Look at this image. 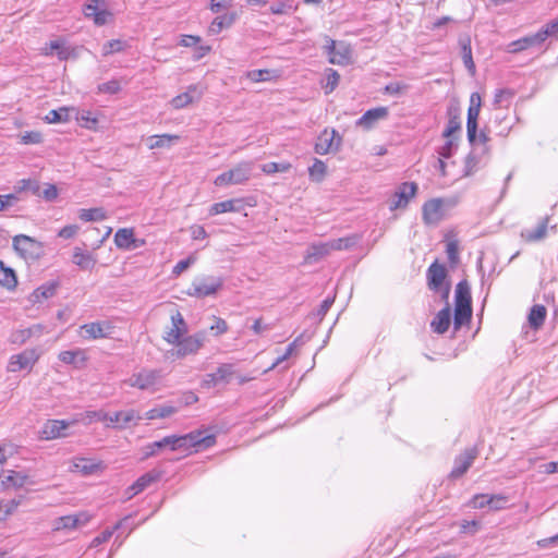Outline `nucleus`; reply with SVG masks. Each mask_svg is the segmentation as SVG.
Masks as SVG:
<instances>
[{"instance_id": "1", "label": "nucleus", "mask_w": 558, "mask_h": 558, "mask_svg": "<svg viewBox=\"0 0 558 558\" xmlns=\"http://www.w3.org/2000/svg\"><path fill=\"white\" fill-rule=\"evenodd\" d=\"M215 444L213 435L204 436L203 432H192L186 435L166 436L158 441H154L145 447L144 459L153 457L158 450L169 447L172 451L178 449H187L191 447L208 448Z\"/></svg>"}, {"instance_id": "2", "label": "nucleus", "mask_w": 558, "mask_h": 558, "mask_svg": "<svg viewBox=\"0 0 558 558\" xmlns=\"http://www.w3.org/2000/svg\"><path fill=\"white\" fill-rule=\"evenodd\" d=\"M454 303L453 326L458 330L468 324L472 317L471 289L466 280L458 282L454 291Z\"/></svg>"}, {"instance_id": "3", "label": "nucleus", "mask_w": 558, "mask_h": 558, "mask_svg": "<svg viewBox=\"0 0 558 558\" xmlns=\"http://www.w3.org/2000/svg\"><path fill=\"white\" fill-rule=\"evenodd\" d=\"M12 247L14 252L25 260L34 262L44 255V244L26 234L13 236Z\"/></svg>"}, {"instance_id": "4", "label": "nucleus", "mask_w": 558, "mask_h": 558, "mask_svg": "<svg viewBox=\"0 0 558 558\" xmlns=\"http://www.w3.org/2000/svg\"><path fill=\"white\" fill-rule=\"evenodd\" d=\"M254 169L253 161H242L238 163L235 167L219 174L215 179V184L217 186L230 185V184H242L250 180L252 172Z\"/></svg>"}, {"instance_id": "5", "label": "nucleus", "mask_w": 558, "mask_h": 558, "mask_svg": "<svg viewBox=\"0 0 558 558\" xmlns=\"http://www.w3.org/2000/svg\"><path fill=\"white\" fill-rule=\"evenodd\" d=\"M162 378L161 371L143 368L133 374L125 383L130 387L141 390H154Z\"/></svg>"}, {"instance_id": "6", "label": "nucleus", "mask_w": 558, "mask_h": 558, "mask_svg": "<svg viewBox=\"0 0 558 558\" xmlns=\"http://www.w3.org/2000/svg\"><path fill=\"white\" fill-rule=\"evenodd\" d=\"M223 281L220 277H204L195 279L187 294L196 298L214 295L221 289Z\"/></svg>"}, {"instance_id": "7", "label": "nucleus", "mask_w": 558, "mask_h": 558, "mask_svg": "<svg viewBox=\"0 0 558 558\" xmlns=\"http://www.w3.org/2000/svg\"><path fill=\"white\" fill-rule=\"evenodd\" d=\"M324 49L330 63L345 65L350 62L351 48L344 41H336L328 38Z\"/></svg>"}, {"instance_id": "8", "label": "nucleus", "mask_w": 558, "mask_h": 558, "mask_svg": "<svg viewBox=\"0 0 558 558\" xmlns=\"http://www.w3.org/2000/svg\"><path fill=\"white\" fill-rule=\"evenodd\" d=\"M341 142L342 137L335 129H325L316 140L315 153L318 155L335 153L339 149Z\"/></svg>"}, {"instance_id": "9", "label": "nucleus", "mask_w": 558, "mask_h": 558, "mask_svg": "<svg viewBox=\"0 0 558 558\" xmlns=\"http://www.w3.org/2000/svg\"><path fill=\"white\" fill-rule=\"evenodd\" d=\"M39 354L35 349H27L19 354H14L10 357L8 364V371L11 373L21 372L24 369H32L35 363L38 361Z\"/></svg>"}, {"instance_id": "10", "label": "nucleus", "mask_w": 558, "mask_h": 558, "mask_svg": "<svg viewBox=\"0 0 558 558\" xmlns=\"http://www.w3.org/2000/svg\"><path fill=\"white\" fill-rule=\"evenodd\" d=\"M142 418L143 417L140 415V412L134 409L118 411L113 414H109L107 426L124 429L137 425Z\"/></svg>"}, {"instance_id": "11", "label": "nucleus", "mask_w": 558, "mask_h": 558, "mask_svg": "<svg viewBox=\"0 0 558 558\" xmlns=\"http://www.w3.org/2000/svg\"><path fill=\"white\" fill-rule=\"evenodd\" d=\"M114 327L109 322H93L81 326L83 339H102L112 335Z\"/></svg>"}, {"instance_id": "12", "label": "nucleus", "mask_w": 558, "mask_h": 558, "mask_svg": "<svg viewBox=\"0 0 558 558\" xmlns=\"http://www.w3.org/2000/svg\"><path fill=\"white\" fill-rule=\"evenodd\" d=\"M70 423L64 420H48L39 430V437L45 440L66 437Z\"/></svg>"}, {"instance_id": "13", "label": "nucleus", "mask_w": 558, "mask_h": 558, "mask_svg": "<svg viewBox=\"0 0 558 558\" xmlns=\"http://www.w3.org/2000/svg\"><path fill=\"white\" fill-rule=\"evenodd\" d=\"M204 95V87L201 84H192L186 90L171 99L174 109H183L193 102L201 100Z\"/></svg>"}, {"instance_id": "14", "label": "nucleus", "mask_w": 558, "mask_h": 558, "mask_svg": "<svg viewBox=\"0 0 558 558\" xmlns=\"http://www.w3.org/2000/svg\"><path fill=\"white\" fill-rule=\"evenodd\" d=\"M478 451L476 448H468L454 459L453 469L450 472V477L456 480L464 475L474 460L477 458Z\"/></svg>"}, {"instance_id": "15", "label": "nucleus", "mask_w": 558, "mask_h": 558, "mask_svg": "<svg viewBox=\"0 0 558 558\" xmlns=\"http://www.w3.org/2000/svg\"><path fill=\"white\" fill-rule=\"evenodd\" d=\"M234 374L233 364H221L215 373L206 374L203 378L202 386L211 388L219 384H228Z\"/></svg>"}, {"instance_id": "16", "label": "nucleus", "mask_w": 558, "mask_h": 558, "mask_svg": "<svg viewBox=\"0 0 558 558\" xmlns=\"http://www.w3.org/2000/svg\"><path fill=\"white\" fill-rule=\"evenodd\" d=\"M187 332V324L182 314L175 312L171 315V327L165 332L163 339L170 344H178Z\"/></svg>"}, {"instance_id": "17", "label": "nucleus", "mask_w": 558, "mask_h": 558, "mask_svg": "<svg viewBox=\"0 0 558 558\" xmlns=\"http://www.w3.org/2000/svg\"><path fill=\"white\" fill-rule=\"evenodd\" d=\"M206 340V332L199 331L192 336H187L180 340V342L177 344V355L179 357H183L189 354L196 353L204 344Z\"/></svg>"}, {"instance_id": "18", "label": "nucleus", "mask_w": 558, "mask_h": 558, "mask_svg": "<svg viewBox=\"0 0 558 558\" xmlns=\"http://www.w3.org/2000/svg\"><path fill=\"white\" fill-rule=\"evenodd\" d=\"M417 191V185L414 182H404L402 183L398 191L393 194L392 199L390 202L389 208L390 210H396L398 208L405 207L409 201L415 195Z\"/></svg>"}, {"instance_id": "19", "label": "nucleus", "mask_w": 558, "mask_h": 558, "mask_svg": "<svg viewBox=\"0 0 558 558\" xmlns=\"http://www.w3.org/2000/svg\"><path fill=\"white\" fill-rule=\"evenodd\" d=\"M389 110L387 107H377L367 110L360 119L356 120L355 125L365 131L372 130L380 120L388 118Z\"/></svg>"}, {"instance_id": "20", "label": "nucleus", "mask_w": 558, "mask_h": 558, "mask_svg": "<svg viewBox=\"0 0 558 558\" xmlns=\"http://www.w3.org/2000/svg\"><path fill=\"white\" fill-rule=\"evenodd\" d=\"M423 220L426 225H437L446 216L441 203L437 198L427 201L422 208Z\"/></svg>"}, {"instance_id": "21", "label": "nucleus", "mask_w": 558, "mask_h": 558, "mask_svg": "<svg viewBox=\"0 0 558 558\" xmlns=\"http://www.w3.org/2000/svg\"><path fill=\"white\" fill-rule=\"evenodd\" d=\"M447 277V269L442 264L434 262L427 269V284L432 291H439Z\"/></svg>"}, {"instance_id": "22", "label": "nucleus", "mask_w": 558, "mask_h": 558, "mask_svg": "<svg viewBox=\"0 0 558 558\" xmlns=\"http://www.w3.org/2000/svg\"><path fill=\"white\" fill-rule=\"evenodd\" d=\"M88 521V517L85 513L80 514H70V515H63L60 518H57L53 521V531H61V530H74L77 526L86 523Z\"/></svg>"}, {"instance_id": "23", "label": "nucleus", "mask_w": 558, "mask_h": 558, "mask_svg": "<svg viewBox=\"0 0 558 558\" xmlns=\"http://www.w3.org/2000/svg\"><path fill=\"white\" fill-rule=\"evenodd\" d=\"M448 123L442 132V136L446 138L452 137V135L461 130V110L456 104H451L447 108Z\"/></svg>"}, {"instance_id": "24", "label": "nucleus", "mask_w": 558, "mask_h": 558, "mask_svg": "<svg viewBox=\"0 0 558 558\" xmlns=\"http://www.w3.org/2000/svg\"><path fill=\"white\" fill-rule=\"evenodd\" d=\"M330 242H320V243H313L308 246L306 250V254L304 256V260L306 264H313L318 262L319 259L324 258L325 256H328L332 248L329 247Z\"/></svg>"}, {"instance_id": "25", "label": "nucleus", "mask_w": 558, "mask_h": 558, "mask_svg": "<svg viewBox=\"0 0 558 558\" xmlns=\"http://www.w3.org/2000/svg\"><path fill=\"white\" fill-rule=\"evenodd\" d=\"M549 217L543 218L534 229H524L521 231V238L526 242H538L546 238Z\"/></svg>"}, {"instance_id": "26", "label": "nucleus", "mask_w": 558, "mask_h": 558, "mask_svg": "<svg viewBox=\"0 0 558 558\" xmlns=\"http://www.w3.org/2000/svg\"><path fill=\"white\" fill-rule=\"evenodd\" d=\"M114 243L119 248H136L141 244L144 243V241H141L140 244H137V240L134 238V232L132 229H119L114 234Z\"/></svg>"}, {"instance_id": "27", "label": "nucleus", "mask_w": 558, "mask_h": 558, "mask_svg": "<svg viewBox=\"0 0 558 558\" xmlns=\"http://www.w3.org/2000/svg\"><path fill=\"white\" fill-rule=\"evenodd\" d=\"M451 322V312L450 306L447 304L442 310H440L434 319L430 323V327L434 332L442 335L445 333Z\"/></svg>"}, {"instance_id": "28", "label": "nucleus", "mask_w": 558, "mask_h": 558, "mask_svg": "<svg viewBox=\"0 0 558 558\" xmlns=\"http://www.w3.org/2000/svg\"><path fill=\"white\" fill-rule=\"evenodd\" d=\"M244 208L242 199H228L215 203L209 208V215L216 216L223 213H239Z\"/></svg>"}, {"instance_id": "29", "label": "nucleus", "mask_w": 558, "mask_h": 558, "mask_svg": "<svg viewBox=\"0 0 558 558\" xmlns=\"http://www.w3.org/2000/svg\"><path fill=\"white\" fill-rule=\"evenodd\" d=\"M459 46L461 48V57L465 68L472 73L475 71V64L472 57L471 37L468 34L460 35Z\"/></svg>"}, {"instance_id": "30", "label": "nucleus", "mask_w": 558, "mask_h": 558, "mask_svg": "<svg viewBox=\"0 0 558 558\" xmlns=\"http://www.w3.org/2000/svg\"><path fill=\"white\" fill-rule=\"evenodd\" d=\"M102 469L101 462H96L86 458H76L73 460L72 471L81 472L84 475L97 473Z\"/></svg>"}, {"instance_id": "31", "label": "nucleus", "mask_w": 558, "mask_h": 558, "mask_svg": "<svg viewBox=\"0 0 558 558\" xmlns=\"http://www.w3.org/2000/svg\"><path fill=\"white\" fill-rule=\"evenodd\" d=\"M542 43L537 34L529 35L518 40L510 43L507 47V51L510 53H518L530 47L541 46Z\"/></svg>"}, {"instance_id": "32", "label": "nucleus", "mask_w": 558, "mask_h": 558, "mask_svg": "<svg viewBox=\"0 0 558 558\" xmlns=\"http://www.w3.org/2000/svg\"><path fill=\"white\" fill-rule=\"evenodd\" d=\"M59 283L57 281H48L40 287H38L31 295V301L33 303L41 302L43 300H47L53 296L57 292Z\"/></svg>"}, {"instance_id": "33", "label": "nucleus", "mask_w": 558, "mask_h": 558, "mask_svg": "<svg viewBox=\"0 0 558 558\" xmlns=\"http://www.w3.org/2000/svg\"><path fill=\"white\" fill-rule=\"evenodd\" d=\"M72 262L83 270H92L96 265V258L80 247L74 248Z\"/></svg>"}, {"instance_id": "34", "label": "nucleus", "mask_w": 558, "mask_h": 558, "mask_svg": "<svg viewBox=\"0 0 558 558\" xmlns=\"http://www.w3.org/2000/svg\"><path fill=\"white\" fill-rule=\"evenodd\" d=\"M486 154L477 147H473L472 151L465 158L464 175H471L476 172L482 163V159Z\"/></svg>"}, {"instance_id": "35", "label": "nucleus", "mask_w": 558, "mask_h": 558, "mask_svg": "<svg viewBox=\"0 0 558 558\" xmlns=\"http://www.w3.org/2000/svg\"><path fill=\"white\" fill-rule=\"evenodd\" d=\"M58 357L61 362L75 366L83 365L86 362L85 352L81 349L62 351Z\"/></svg>"}, {"instance_id": "36", "label": "nucleus", "mask_w": 558, "mask_h": 558, "mask_svg": "<svg viewBox=\"0 0 558 558\" xmlns=\"http://www.w3.org/2000/svg\"><path fill=\"white\" fill-rule=\"evenodd\" d=\"M158 472H148L142 475L137 481L129 488L132 492V496L137 495L143 492L146 487H148L151 483H155L159 480Z\"/></svg>"}, {"instance_id": "37", "label": "nucleus", "mask_w": 558, "mask_h": 558, "mask_svg": "<svg viewBox=\"0 0 558 558\" xmlns=\"http://www.w3.org/2000/svg\"><path fill=\"white\" fill-rule=\"evenodd\" d=\"M480 110L481 109L470 107L468 109L466 133L471 145H474L476 141L477 119L480 116Z\"/></svg>"}, {"instance_id": "38", "label": "nucleus", "mask_w": 558, "mask_h": 558, "mask_svg": "<svg viewBox=\"0 0 558 558\" xmlns=\"http://www.w3.org/2000/svg\"><path fill=\"white\" fill-rule=\"evenodd\" d=\"M547 310L544 305L535 304L529 314V324L533 329H539L545 322Z\"/></svg>"}, {"instance_id": "39", "label": "nucleus", "mask_w": 558, "mask_h": 558, "mask_svg": "<svg viewBox=\"0 0 558 558\" xmlns=\"http://www.w3.org/2000/svg\"><path fill=\"white\" fill-rule=\"evenodd\" d=\"M17 284L15 271L0 260V286L13 290Z\"/></svg>"}, {"instance_id": "40", "label": "nucleus", "mask_w": 558, "mask_h": 558, "mask_svg": "<svg viewBox=\"0 0 558 558\" xmlns=\"http://www.w3.org/2000/svg\"><path fill=\"white\" fill-rule=\"evenodd\" d=\"M494 501H508V498L504 495L477 494L472 499V506L473 508L482 509Z\"/></svg>"}, {"instance_id": "41", "label": "nucleus", "mask_w": 558, "mask_h": 558, "mask_svg": "<svg viewBox=\"0 0 558 558\" xmlns=\"http://www.w3.org/2000/svg\"><path fill=\"white\" fill-rule=\"evenodd\" d=\"M359 241L360 236L357 234H352L345 238L330 240L329 247H331L332 251L350 250L355 246Z\"/></svg>"}, {"instance_id": "42", "label": "nucleus", "mask_w": 558, "mask_h": 558, "mask_svg": "<svg viewBox=\"0 0 558 558\" xmlns=\"http://www.w3.org/2000/svg\"><path fill=\"white\" fill-rule=\"evenodd\" d=\"M28 476L16 471H9V474L3 476L2 485L5 487H22L26 484Z\"/></svg>"}, {"instance_id": "43", "label": "nucleus", "mask_w": 558, "mask_h": 558, "mask_svg": "<svg viewBox=\"0 0 558 558\" xmlns=\"http://www.w3.org/2000/svg\"><path fill=\"white\" fill-rule=\"evenodd\" d=\"M178 135L162 134V135H154L149 137L150 149L161 148V147H170L173 142L178 141Z\"/></svg>"}, {"instance_id": "44", "label": "nucleus", "mask_w": 558, "mask_h": 558, "mask_svg": "<svg viewBox=\"0 0 558 558\" xmlns=\"http://www.w3.org/2000/svg\"><path fill=\"white\" fill-rule=\"evenodd\" d=\"M235 14H226L217 16L209 26L210 34H219L225 27H229L234 22Z\"/></svg>"}, {"instance_id": "45", "label": "nucleus", "mask_w": 558, "mask_h": 558, "mask_svg": "<svg viewBox=\"0 0 558 558\" xmlns=\"http://www.w3.org/2000/svg\"><path fill=\"white\" fill-rule=\"evenodd\" d=\"M178 409L172 405H160L154 409H150L145 413V418L155 420V418H165L169 417L172 414L177 413Z\"/></svg>"}, {"instance_id": "46", "label": "nucleus", "mask_w": 558, "mask_h": 558, "mask_svg": "<svg viewBox=\"0 0 558 558\" xmlns=\"http://www.w3.org/2000/svg\"><path fill=\"white\" fill-rule=\"evenodd\" d=\"M78 217L81 220L88 221H100L106 218V213L102 208H89V209H81L78 211Z\"/></svg>"}, {"instance_id": "47", "label": "nucleus", "mask_w": 558, "mask_h": 558, "mask_svg": "<svg viewBox=\"0 0 558 558\" xmlns=\"http://www.w3.org/2000/svg\"><path fill=\"white\" fill-rule=\"evenodd\" d=\"M514 96V92L508 88L498 89L494 96V106L498 108L508 107Z\"/></svg>"}, {"instance_id": "48", "label": "nucleus", "mask_w": 558, "mask_h": 558, "mask_svg": "<svg viewBox=\"0 0 558 558\" xmlns=\"http://www.w3.org/2000/svg\"><path fill=\"white\" fill-rule=\"evenodd\" d=\"M70 109L66 107H61L59 109L50 110L46 116V121L48 123H60L66 122L70 118Z\"/></svg>"}, {"instance_id": "49", "label": "nucleus", "mask_w": 558, "mask_h": 558, "mask_svg": "<svg viewBox=\"0 0 558 558\" xmlns=\"http://www.w3.org/2000/svg\"><path fill=\"white\" fill-rule=\"evenodd\" d=\"M327 171V166L324 161L315 159L314 163L308 168L310 177L313 181L320 182Z\"/></svg>"}, {"instance_id": "50", "label": "nucleus", "mask_w": 558, "mask_h": 558, "mask_svg": "<svg viewBox=\"0 0 558 558\" xmlns=\"http://www.w3.org/2000/svg\"><path fill=\"white\" fill-rule=\"evenodd\" d=\"M537 36L543 44L548 37L558 35V17L546 24L545 27L539 29Z\"/></svg>"}, {"instance_id": "51", "label": "nucleus", "mask_w": 558, "mask_h": 558, "mask_svg": "<svg viewBox=\"0 0 558 558\" xmlns=\"http://www.w3.org/2000/svg\"><path fill=\"white\" fill-rule=\"evenodd\" d=\"M19 505H20V502L15 499L1 500L0 501V521L7 520V518L15 511V509L19 507Z\"/></svg>"}, {"instance_id": "52", "label": "nucleus", "mask_w": 558, "mask_h": 558, "mask_svg": "<svg viewBox=\"0 0 558 558\" xmlns=\"http://www.w3.org/2000/svg\"><path fill=\"white\" fill-rule=\"evenodd\" d=\"M17 184L19 191H29L36 196L40 195V183L36 180L23 179Z\"/></svg>"}, {"instance_id": "53", "label": "nucleus", "mask_w": 558, "mask_h": 558, "mask_svg": "<svg viewBox=\"0 0 558 558\" xmlns=\"http://www.w3.org/2000/svg\"><path fill=\"white\" fill-rule=\"evenodd\" d=\"M106 5L105 0H89V2L84 5L83 12L87 19H92L94 14L98 13Z\"/></svg>"}, {"instance_id": "54", "label": "nucleus", "mask_w": 558, "mask_h": 558, "mask_svg": "<svg viewBox=\"0 0 558 558\" xmlns=\"http://www.w3.org/2000/svg\"><path fill=\"white\" fill-rule=\"evenodd\" d=\"M291 168L288 162H268L262 166V171L266 174H272L276 172H287Z\"/></svg>"}, {"instance_id": "55", "label": "nucleus", "mask_w": 558, "mask_h": 558, "mask_svg": "<svg viewBox=\"0 0 558 558\" xmlns=\"http://www.w3.org/2000/svg\"><path fill=\"white\" fill-rule=\"evenodd\" d=\"M98 90L99 93L114 95L121 90V83L118 80H111L98 85Z\"/></svg>"}, {"instance_id": "56", "label": "nucleus", "mask_w": 558, "mask_h": 558, "mask_svg": "<svg viewBox=\"0 0 558 558\" xmlns=\"http://www.w3.org/2000/svg\"><path fill=\"white\" fill-rule=\"evenodd\" d=\"M489 137L485 130H482L480 134H476V141L475 144L472 145V147H477L482 150V154H488L489 147H488Z\"/></svg>"}, {"instance_id": "57", "label": "nucleus", "mask_w": 558, "mask_h": 558, "mask_svg": "<svg viewBox=\"0 0 558 558\" xmlns=\"http://www.w3.org/2000/svg\"><path fill=\"white\" fill-rule=\"evenodd\" d=\"M111 16L112 14L108 11L106 5L98 13L94 14L92 20L97 26H102L109 22Z\"/></svg>"}, {"instance_id": "58", "label": "nucleus", "mask_w": 558, "mask_h": 558, "mask_svg": "<svg viewBox=\"0 0 558 558\" xmlns=\"http://www.w3.org/2000/svg\"><path fill=\"white\" fill-rule=\"evenodd\" d=\"M327 82H326V89L327 93L332 92L339 84L340 75L337 71L329 69V72L327 74Z\"/></svg>"}, {"instance_id": "59", "label": "nucleus", "mask_w": 558, "mask_h": 558, "mask_svg": "<svg viewBox=\"0 0 558 558\" xmlns=\"http://www.w3.org/2000/svg\"><path fill=\"white\" fill-rule=\"evenodd\" d=\"M195 263L194 256H189L185 259L180 260L172 269V274L174 276H180L184 270H186L192 264Z\"/></svg>"}, {"instance_id": "60", "label": "nucleus", "mask_w": 558, "mask_h": 558, "mask_svg": "<svg viewBox=\"0 0 558 558\" xmlns=\"http://www.w3.org/2000/svg\"><path fill=\"white\" fill-rule=\"evenodd\" d=\"M456 147L457 144L454 143V140L452 137H449L446 141V143L440 147L438 153L442 158H450Z\"/></svg>"}, {"instance_id": "61", "label": "nucleus", "mask_w": 558, "mask_h": 558, "mask_svg": "<svg viewBox=\"0 0 558 558\" xmlns=\"http://www.w3.org/2000/svg\"><path fill=\"white\" fill-rule=\"evenodd\" d=\"M439 203H441V207L444 211L447 214L449 210L453 209L459 203V196H450L444 198H437Z\"/></svg>"}, {"instance_id": "62", "label": "nucleus", "mask_w": 558, "mask_h": 558, "mask_svg": "<svg viewBox=\"0 0 558 558\" xmlns=\"http://www.w3.org/2000/svg\"><path fill=\"white\" fill-rule=\"evenodd\" d=\"M122 48H123V43L121 40L113 39V40L108 41L104 46L102 53H104V56L111 54L113 52H118V51L122 50Z\"/></svg>"}, {"instance_id": "63", "label": "nucleus", "mask_w": 558, "mask_h": 558, "mask_svg": "<svg viewBox=\"0 0 558 558\" xmlns=\"http://www.w3.org/2000/svg\"><path fill=\"white\" fill-rule=\"evenodd\" d=\"M39 196H43L46 201H54L58 196V189L54 184H46L45 189L41 191L40 190V195Z\"/></svg>"}, {"instance_id": "64", "label": "nucleus", "mask_w": 558, "mask_h": 558, "mask_svg": "<svg viewBox=\"0 0 558 558\" xmlns=\"http://www.w3.org/2000/svg\"><path fill=\"white\" fill-rule=\"evenodd\" d=\"M215 323L210 326V330L215 331L216 336L227 332V322L220 317H214Z\"/></svg>"}]
</instances>
